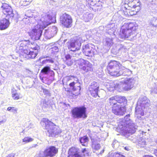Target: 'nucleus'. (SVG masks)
<instances>
[{
  "mask_svg": "<svg viewBox=\"0 0 157 157\" xmlns=\"http://www.w3.org/2000/svg\"><path fill=\"white\" fill-rule=\"evenodd\" d=\"M59 49L58 47L56 46H54L50 48L49 50L52 53L54 54L58 51Z\"/></svg>",
  "mask_w": 157,
  "mask_h": 157,
  "instance_id": "30",
  "label": "nucleus"
},
{
  "mask_svg": "<svg viewBox=\"0 0 157 157\" xmlns=\"http://www.w3.org/2000/svg\"><path fill=\"white\" fill-rule=\"evenodd\" d=\"M131 87L130 86L129 88H126V89L127 90H129L131 89Z\"/></svg>",
  "mask_w": 157,
  "mask_h": 157,
  "instance_id": "42",
  "label": "nucleus"
},
{
  "mask_svg": "<svg viewBox=\"0 0 157 157\" xmlns=\"http://www.w3.org/2000/svg\"><path fill=\"white\" fill-rule=\"evenodd\" d=\"M72 63H73L72 62H70V63H67V64L68 65H70L72 64Z\"/></svg>",
  "mask_w": 157,
  "mask_h": 157,
  "instance_id": "40",
  "label": "nucleus"
},
{
  "mask_svg": "<svg viewBox=\"0 0 157 157\" xmlns=\"http://www.w3.org/2000/svg\"><path fill=\"white\" fill-rule=\"evenodd\" d=\"M42 31L40 29H33L29 33V35L35 40L40 39Z\"/></svg>",
  "mask_w": 157,
  "mask_h": 157,
  "instance_id": "17",
  "label": "nucleus"
},
{
  "mask_svg": "<svg viewBox=\"0 0 157 157\" xmlns=\"http://www.w3.org/2000/svg\"><path fill=\"white\" fill-rule=\"evenodd\" d=\"M140 9L139 0H128V3H124L121 7L122 14L127 17L136 15Z\"/></svg>",
  "mask_w": 157,
  "mask_h": 157,
  "instance_id": "3",
  "label": "nucleus"
},
{
  "mask_svg": "<svg viewBox=\"0 0 157 157\" xmlns=\"http://www.w3.org/2000/svg\"><path fill=\"white\" fill-rule=\"evenodd\" d=\"M50 67L48 66H46L44 67L41 70V72L45 74H47L50 71Z\"/></svg>",
  "mask_w": 157,
  "mask_h": 157,
  "instance_id": "28",
  "label": "nucleus"
},
{
  "mask_svg": "<svg viewBox=\"0 0 157 157\" xmlns=\"http://www.w3.org/2000/svg\"><path fill=\"white\" fill-rule=\"evenodd\" d=\"M154 154L157 157V149L155 151Z\"/></svg>",
  "mask_w": 157,
  "mask_h": 157,
  "instance_id": "38",
  "label": "nucleus"
},
{
  "mask_svg": "<svg viewBox=\"0 0 157 157\" xmlns=\"http://www.w3.org/2000/svg\"><path fill=\"white\" fill-rule=\"evenodd\" d=\"M32 0H21L20 3L21 6H26L28 5Z\"/></svg>",
  "mask_w": 157,
  "mask_h": 157,
  "instance_id": "26",
  "label": "nucleus"
},
{
  "mask_svg": "<svg viewBox=\"0 0 157 157\" xmlns=\"http://www.w3.org/2000/svg\"><path fill=\"white\" fill-rule=\"evenodd\" d=\"M150 25L155 27H157V18H153L150 22Z\"/></svg>",
  "mask_w": 157,
  "mask_h": 157,
  "instance_id": "27",
  "label": "nucleus"
},
{
  "mask_svg": "<svg viewBox=\"0 0 157 157\" xmlns=\"http://www.w3.org/2000/svg\"><path fill=\"white\" fill-rule=\"evenodd\" d=\"M104 4L101 0H88V5L90 7H94L95 8V10L100 11L102 8Z\"/></svg>",
  "mask_w": 157,
  "mask_h": 157,
  "instance_id": "16",
  "label": "nucleus"
},
{
  "mask_svg": "<svg viewBox=\"0 0 157 157\" xmlns=\"http://www.w3.org/2000/svg\"><path fill=\"white\" fill-rule=\"evenodd\" d=\"M42 90H43V92L45 94H49V91L48 90L44 88H42Z\"/></svg>",
  "mask_w": 157,
  "mask_h": 157,
  "instance_id": "32",
  "label": "nucleus"
},
{
  "mask_svg": "<svg viewBox=\"0 0 157 157\" xmlns=\"http://www.w3.org/2000/svg\"><path fill=\"white\" fill-rule=\"evenodd\" d=\"M9 19L4 18L0 20V30H5L9 28L10 24Z\"/></svg>",
  "mask_w": 157,
  "mask_h": 157,
  "instance_id": "19",
  "label": "nucleus"
},
{
  "mask_svg": "<svg viewBox=\"0 0 157 157\" xmlns=\"http://www.w3.org/2000/svg\"><path fill=\"white\" fill-rule=\"evenodd\" d=\"M122 130L124 134H127L128 133H134L135 131L131 128L129 127V125H127L126 126H124L122 127Z\"/></svg>",
  "mask_w": 157,
  "mask_h": 157,
  "instance_id": "22",
  "label": "nucleus"
},
{
  "mask_svg": "<svg viewBox=\"0 0 157 157\" xmlns=\"http://www.w3.org/2000/svg\"><path fill=\"white\" fill-rule=\"evenodd\" d=\"M108 103L112 113L117 116H122L126 112L127 100L126 97L115 95L110 98Z\"/></svg>",
  "mask_w": 157,
  "mask_h": 157,
  "instance_id": "2",
  "label": "nucleus"
},
{
  "mask_svg": "<svg viewBox=\"0 0 157 157\" xmlns=\"http://www.w3.org/2000/svg\"><path fill=\"white\" fill-rule=\"evenodd\" d=\"M137 26L135 22L125 23L121 27L118 36L121 39H125L136 35Z\"/></svg>",
  "mask_w": 157,
  "mask_h": 157,
  "instance_id": "5",
  "label": "nucleus"
},
{
  "mask_svg": "<svg viewBox=\"0 0 157 157\" xmlns=\"http://www.w3.org/2000/svg\"><path fill=\"white\" fill-rule=\"evenodd\" d=\"M60 21L62 25L66 28H69L72 25V19L71 16L66 13L60 17Z\"/></svg>",
  "mask_w": 157,
  "mask_h": 157,
  "instance_id": "12",
  "label": "nucleus"
},
{
  "mask_svg": "<svg viewBox=\"0 0 157 157\" xmlns=\"http://www.w3.org/2000/svg\"><path fill=\"white\" fill-rule=\"evenodd\" d=\"M58 148L55 146H51L47 147L43 152V157H53L58 153Z\"/></svg>",
  "mask_w": 157,
  "mask_h": 157,
  "instance_id": "13",
  "label": "nucleus"
},
{
  "mask_svg": "<svg viewBox=\"0 0 157 157\" xmlns=\"http://www.w3.org/2000/svg\"><path fill=\"white\" fill-rule=\"evenodd\" d=\"M125 157V156L120 153L115 152L112 153L109 155V157Z\"/></svg>",
  "mask_w": 157,
  "mask_h": 157,
  "instance_id": "24",
  "label": "nucleus"
},
{
  "mask_svg": "<svg viewBox=\"0 0 157 157\" xmlns=\"http://www.w3.org/2000/svg\"><path fill=\"white\" fill-rule=\"evenodd\" d=\"M40 49V46L36 43L31 42L28 40L20 41L16 51L20 56H24L27 59H33L37 56Z\"/></svg>",
  "mask_w": 157,
  "mask_h": 157,
  "instance_id": "1",
  "label": "nucleus"
},
{
  "mask_svg": "<svg viewBox=\"0 0 157 157\" xmlns=\"http://www.w3.org/2000/svg\"><path fill=\"white\" fill-rule=\"evenodd\" d=\"M8 111H11L13 113H17V109L14 107H9L7 109Z\"/></svg>",
  "mask_w": 157,
  "mask_h": 157,
  "instance_id": "29",
  "label": "nucleus"
},
{
  "mask_svg": "<svg viewBox=\"0 0 157 157\" xmlns=\"http://www.w3.org/2000/svg\"><path fill=\"white\" fill-rule=\"evenodd\" d=\"M126 69L119 62L111 60L108 63L105 71L110 76L116 77L122 75Z\"/></svg>",
  "mask_w": 157,
  "mask_h": 157,
  "instance_id": "4",
  "label": "nucleus"
},
{
  "mask_svg": "<svg viewBox=\"0 0 157 157\" xmlns=\"http://www.w3.org/2000/svg\"><path fill=\"white\" fill-rule=\"evenodd\" d=\"M144 157H153V156L149 155H145L144 156Z\"/></svg>",
  "mask_w": 157,
  "mask_h": 157,
  "instance_id": "36",
  "label": "nucleus"
},
{
  "mask_svg": "<svg viewBox=\"0 0 157 157\" xmlns=\"http://www.w3.org/2000/svg\"><path fill=\"white\" fill-rule=\"evenodd\" d=\"M124 149L127 151H129L130 150V147L128 146L125 147H124Z\"/></svg>",
  "mask_w": 157,
  "mask_h": 157,
  "instance_id": "34",
  "label": "nucleus"
},
{
  "mask_svg": "<svg viewBox=\"0 0 157 157\" xmlns=\"http://www.w3.org/2000/svg\"><path fill=\"white\" fill-rule=\"evenodd\" d=\"M68 80L76 79V82H72L69 84L70 88H65V90L70 93V96L72 98H76L80 94L81 90L80 84L78 78L76 76L70 75L68 76Z\"/></svg>",
  "mask_w": 157,
  "mask_h": 157,
  "instance_id": "6",
  "label": "nucleus"
},
{
  "mask_svg": "<svg viewBox=\"0 0 157 157\" xmlns=\"http://www.w3.org/2000/svg\"><path fill=\"white\" fill-rule=\"evenodd\" d=\"M40 124L47 130L49 136H52L58 133L56 124L47 118H43Z\"/></svg>",
  "mask_w": 157,
  "mask_h": 157,
  "instance_id": "7",
  "label": "nucleus"
},
{
  "mask_svg": "<svg viewBox=\"0 0 157 157\" xmlns=\"http://www.w3.org/2000/svg\"><path fill=\"white\" fill-rule=\"evenodd\" d=\"M88 90L90 95L93 97H99L98 95L99 91V85L96 82H94L88 88Z\"/></svg>",
  "mask_w": 157,
  "mask_h": 157,
  "instance_id": "15",
  "label": "nucleus"
},
{
  "mask_svg": "<svg viewBox=\"0 0 157 157\" xmlns=\"http://www.w3.org/2000/svg\"><path fill=\"white\" fill-rule=\"evenodd\" d=\"M33 140V139L32 138L29 137L27 136L24 137L22 139V142L26 144L32 142Z\"/></svg>",
  "mask_w": 157,
  "mask_h": 157,
  "instance_id": "25",
  "label": "nucleus"
},
{
  "mask_svg": "<svg viewBox=\"0 0 157 157\" xmlns=\"http://www.w3.org/2000/svg\"><path fill=\"white\" fill-rule=\"evenodd\" d=\"M3 123V121H0V125L1 124V123Z\"/></svg>",
  "mask_w": 157,
  "mask_h": 157,
  "instance_id": "41",
  "label": "nucleus"
},
{
  "mask_svg": "<svg viewBox=\"0 0 157 157\" xmlns=\"http://www.w3.org/2000/svg\"><path fill=\"white\" fill-rule=\"evenodd\" d=\"M95 49L92 44H88L82 46V52L86 56L91 57L95 54Z\"/></svg>",
  "mask_w": 157,
  "mask_h": 157,
  "instance_id": "14",
  "label": "nucleus"
},
{
  "mask_svg": "<svg viewBox=\"0 0 157 157\" xmlns=\"http://www.w3.org/2000/svg\"><path fill=\"white\" fill-rule=\"evenodd\" d=\"M71 58V56L69 54H67L65 56V58L66 59V61H67L69 59H70Z\"/></svg>",
  "mask_w": 157,
  "mask_h": 157,
  "instance_id": "33",
  "label": "nucleus"
},
{
  "mask_svg": "<svg viewBox=\"0 0 157 157\" xmlns=\"http://www.w3.org/2000/svg\"><path fill=\"white\" fill-rule=\"evenodd\" d=\"M128 116V117H129V115H127L126 116H126Z\"/></svg>",
  "mask_w": 157,
  "mask_h": 157,
  "instance_id": "43",
  "label": "nucleus"
},
{
  "mask_svg": "<svg viewBox=\"0 0 157 157\" xmlns=\"http://www.w3.org/2000/svg\"><path fill=\"white\" fill-rule=\"evenodd\" d=\"M76 41V40H71L70 41L68 42V49L75 48V43Z\"/></svg>",
  "mask_w": 157,
  "mask_h": 157,
  "instance_id": "23",
  "label": "nucleus"
},
{
  "mask_svg": "<svg viewBox=\"0 0 157 157\" xmlns=\"http://www.w3.org/2000/svg\"><path fill=\"white\" fill-rule=\"evenodd\" d=\"M52 29L55 30V33H56V27H52Z\"/></svg>",
  "mask_w": 157,
  "mask_h": 157,
  "instance_id": "37",
  "label": "nucleus"
},
{
  "mask_svg": "<svg viewBox=\"0 0 157 157\" xmlns=\"http://www.w3.org/2000/svg\"><path fill=\"white\" fill-rule=\"evenodd\" d=\"M86 111V108L84 106L74 107L71 111V117L74 119H85L87 117Z\"/></svg>",
  "mask_w": 157,
  "mask_h": 157,
  "instance_id": "8",
  "label": "nucleus"
},
{
  "mask_svg": "<svg viewBox=\"0 0 157 157\" xmlns=\"http://www.w3.org/2000/svg\"><path fill=\"white\" fill-rule=\"evenodd\" d=\"M87 151V149L86 148H84L82 149L81 152L82 153H84Z\"/></svg>",
  "mask_w": 157,
  "mask_h": 157,
  "instance_id": "35",
  "label": "nucleus"
},
{
  "mask_svg": "<svg viewBox=\"0 0 157 157\" xmlns=\"http://www.w3.org/2000/svg\"><path fill=\"white\" fill-rule=\"evenodd\" d=\"M1 8L3 14L8 19H13L14 16L13 10L9 4L3 3L2 4Z\"/></svg>",
  "mask_w": 157,
  "mask_h": 157,
  "instance_id": "11",
  "label": "nucleus"
},
{
  "mask_svg": "<svg viewBox=\"0 0 157 157\" xmlns=\"http://www.w3.org/2000/svg\"><path fill=\"white\" fill-rule=\"evenodd\" d=\"M79 141L82 145L84 146H87L89 141L88 138L86 136H84L79 139Z\"/></svg>",
  "mask_w": 157,
  "mask_h": 157,
  "instance_id": "21",
  "label": "nucleus"
},
{
  "mask_svg": "<svg viewBox=\"0 0 157 157\" xmlns=\"http://www.w3.org/2000/svg\"><path fill=\"white\" fill-rule=\"evenodd\" d=\"M104 151V150H101L100 152L99 153V154H98V155H99V154H101L102 153H103Z\"/></svg>",
  "mask_w": 157,
  "mask_h": 157,
  "instance_id": "39",
  "label": "nucleus"
},
{
  "mask_svg": "<svg viewBox=\"0 0 157 157\" xmlns=\"http://www.w3.org/2000/svg\"><path fill=\"white\" fill-rule=\"evenodd\" d=\"M92 148L95 151L98 150L101 147V146L99 144H93L92 145Z\"/></svg>",
  "mask_w": 157,
  "mask_h": 157,
  "instance_id": "31",
  "label": "nucleus"
},
{
  "mask_svg": "<svg viewBox=\"0 0 157 157\" xmlns=\"http://www.w3.org/2000/svg\"><path fill=\"white\" fill-rule=\"evenodd\" d=\"M42 24L40 25V28L44 29L52 23L55 22V18L50 14L45 13L41 15Z\"/></svg>",
  "mask_w": 157,
  "mask_h": 157,
  "instance_id": "10",
  "label": "nucleus"
},
{
  "mask_svg": "<svg viewBox=\"0 0 157 157\" xmlns=\"http://www.w3.org/2000/svg\"><path fill=\"white\" fill-rule=\"evenodd\" d=\"M12 97L14 100H18L22 98L21 94L17 92L15 88L11 89Z\"/></svg>",
  "mask_w": 157,
  "mask_h": 157,
  "instance_id": "20",
  "label": "nucleus"
},
{
  "mask_svg": "<svg viewBox=\"0 0 157 157\" xmlns=\"http://www.w3.org/2000/svg\"><path fill=\"white\" fill-rule=\"evenodd\" d=\"M76 64L80 70L85 73L93 70L92 64L86 60L80 59L76 61Z\"/></svg>",
  "mask_w": 157,
  "mask_h": 157,
  "instance_id": "9",
  "label": "nucleus"
},
{
  "mask_svg": "<svg viewBox=\"0 0 157 157\" xmlns=\"http://www.w3.org/2000/svg\"><path fill=\"white\" fill-rule=\"evenodd\" d=\"M79 149L76 147H72L69 150L68 157H82L79 154Z\"/></svg>",
  "mask_w": 157,
  "mask_h": 157,
  "instance_id": "18",
  "label": "nucleus"
}]
</instances>
